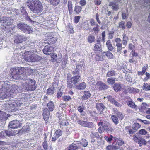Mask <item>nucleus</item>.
Wrapping results in <instances>:
<instances>
[{
    "label": "nucleus",
    "mask_w": 150,
    "mask_h": 150,
    "mask_svg": "<svg viewBox=\"0 0 150 150\" xmlns=\"http://www.w3.org/2000/svg\"><path fill=\"white\" fill-rule=\"evenodd\" d=\"M26 3L30 11L36 14L41 13L43 10L42 4L39 0H28Z\"/></svg>",
    "instance_id": "1"
},
{
    "label": "nucleus",
    "mask_w": 150,
    "mask_h": 150,
    "mask_svg": "<svg viewBox=\"0 0 150 150\" xmlns=\"http://www.w3.org/2000/svg\"><path fill=\"white\" fill-rule=\"evenodd\" d=\"M23 57L25 60L30 62H37L42 59L39 55L30 51L25 52L23 54Z\"/></svg>",
    "instance_id": "2"
},
{
    "label": "nucleus",
    "mask_w": 150,
    "mask_h": 150,
    "mask_svg": "<svg viewBox=\"0 0 150 150\" xmlns=\"http://www.w3.org/2000/svg\"><path fill=\"white\" fill-rule=\"evenodd\" d=\"M22 86L23 89L28 91H32L35 90L36 87V82L35 80L26 79L23 80Z\"/></svg>",
    "instance_id": "3"
},
{
    "label": "nucleus",
    "mask_w": 150,
    "mask_h": 150,
    "mask_svg": "<svg viewBox=\"0 0 150 150\" xmlns=\"http://www.w3.org/2000/svg\"><path fill=\"white\" fill-rule=\"evenodd\" d=\"M25 69L24 67H21L20 69L14 68L10 74L11 76L15 79H21V75L25 72Z\"/></svg>",
    "instance_id": "4"
},
{
    "label": "nucleus",
    "mask_w": 150,
    "mask_h": 150,
    "mask_svg": "<svg viewBox=\"0 0 150 150\" xmlns=\"http://www.w3.org/2000/svg\"><path fill=\"white\" fill-rule=\"evenodd\" d=\"M8 84L4 83L2 88L0 89V98L4 99L7 98L10 96V94L6 88L8 87Z\"/></svg>",
    "instance_id": "5"
},
{
    "label": "nucleus",
    "mask_w": 150,
    "mask_h": 150,
    "mask_svg": "<svg viewBox=\"0 0 150 150\" xmlns=\"http://www.w3.org/2000/svg\"><path fill=\"white\" fill-rule=\"evenodd\" d=\"M81 76L79 75L73 76L69 79H67V88L71 89L74 85L77 84Z\"/></svg>",
    "instance_id": "6"
},
{
    "label": "nucleus",
    "mask_w": 150,
    "mask_h": 150,
    "mask_svg": "<svg viewBox=\"0 0 150 150\" xmlns=\"http://www.w3.org/2000/svg\"><path fill=\"white\" fill-rule=\"evenodd\" d=\"M18 27L25 33L29 34L33 32V29L30 26L23 23H20L17 25Z\"/></svg>",
    "instance_id": "7"
},
{
    "label": "nucleus",
    "mask_w": 150,
    "mask_h": 150,
    "mask_svg": "<svg viewBox=\"0 0 150 150\" xmlns=\"http://www.w3.org/2000/svg\"><path fill=\"white\" fill-rule=\"evenodd\" d=\"M9 105L11 110L18 109V108L21 106L23 104L20 100H10L8 103Z\"/></svg>",
    "instance_id": "8"
},
{
    "label": "nucleus",
    "mask_w": 150,
    "mask_h": 150,
    "mask_svg": "<svg viewBox=\"0 0 150 150\" xmlns=\"http://www.w3.org/2000/svg\"><path fill=\"white\" fill-rule=\"evenodd\" d=\"M52 33H48L45 34L44 39L45 41H47V43L50 45V44H53L55 43L57 40L56 38L53 37Z\"/></svg>",
    "instance_id": "9"
},
{
    "label": "nucleus",
    "mask_w": 150,
    "mask_h": 150,
    "mask_svg": "<svg viewBox=\"0 0 150 150\" xmlns=\"http://www.w3.org/2000/svg\"><path fill=\"white\" fill-rule=\"evenodd\" d=\"M89 21L90 25L88 23L85 22L83 23L82 27L84 30L91 32L94 30V20L91 19Z\"/></svg>",
    "instance_id": "10"
},
{
    "label": "nucleus",
    "mask_w": 150,
    "mask_h": 150,
    "mask_svg": "<svg viewBox=\"0 0 150 150\" xmlns=\"http://www.w3.org/2000/svg\"><path fill=\"white\" fill-rule=\"evenodd\" d=\"M14 42L16 44L22 43L27 40V38L22 34L16 35L14 36Z\"/></svg>",
    "instance_id": "11"
},
{
    "label": "nucleus",
    "mask_w": 150,
    "mask_h": 150,
    "mask_svg": "<svg viewBox=\"0 0 150 150\" xmlns=\"http://www.w3.org/2000/svg\"><path fill=\"white\" fill-rule=\"evenodd\" d=\"M8 86L9 87L6 88L10 94V97H13L15 94H16L18 87L15 84L12 85L11 86L10 85L8 84Z\"/></svg>",
    "instance_id": "12"
},
{
    "label": "nucleus",
    "mask_w": 150,
    "mask_h": 150,
    "mask_svg": "<svg viewBox=\"0 0 150 150\" xmlns=\"http://www.w3.org/2000/svg\"><path fill=\"white\" fill-rule=\"evenodd\" d=\"M0 21L1 23L7 26L11 25L13 24V20L10 17H5L2 18Z\"/></svg>",
    "instance_id": "13"
},
{
    "label": "nucleus",
    "mask_w": 150,
    "mask_h": 150,
    "mask_svg": "<svg viewBox=\"0 0 150 150\" xmlns=\"http://www.w3.org/2000/svg\"><path fill=\"white\" fill-rule=\"evenodd\" d=\"M102 130L107 132L108 133H110L114 130L112 127L111 125L109 122H106L104 123L102 128Z\"/></svg>",
    "instance_id": "14"
},
{
    "label": "nucleus",
    "mask_w": 150,
    "mask_h": 150,
    "mask_svg": "<svg viewBox=\"0 0 150 150\" xmlns=\"http://www.w3.org/2000/svg\"><path fill=\"white\" fill-rule=\"evenodd\" d=\"M22 124L20 121L14 120L11 121L9 123V127L13 129H17L21 126Z\"/></svg>",
    "instance_id": "15"
},
{
    "label": "nucleus",
    "mask_w": 150,
    "mask_h": 150,
    "mask_svg": "<svg viewBox=\"0 0 150 150\" xmlns=\"http://www.w3.org/2000/svg\"><path fill=\"white\" fill-rule=\"evenodd\" d=\"M54 48L50 45H47L45 46L42 50L43 53L47 55H49L52 54L51 52L54 51Z\"/></svg>",
    "instance_id": "16"
},
{
    "label": "nucleus",
    "mask_w": 150,
    "mask_h": 150,
    "mask_svg": "<svg viewBox=\"0 0 150 150\" xmlns=\"http://www.w3.org/2000/svg\"><path fill=\"white\" fill-rule=\"evenodd\" d=\"M101 38H98L96 41V44L94 46V51H96L97 53L100 54V53L102 51V46L100 44V40Z\"/></svg>",
    "instance_id": "17"
},
{
    "label": "nucleus",
    "mask_w": 150,
    "mask_h": 150,
    "mask_svg": "<svg viewBox=\"0 0 150 150\" xmlns=\"http://www.w3.org/2000/svg\"><path fill=\"white\" fill-rule=\"evenodd\" d=\"M95 86L96 87L98 86V88L100 90H105L108 88V85L100 81H98Z\"/></svg>",
    "instance_id": "18"
},
{
    "label": "nucleus",
    "mask_w": 150,
    "mask_h": 150,
    "mask_svg": "<svg viewBox=\"0 0 150 150\" xmlns=\"http://www.w3.org/2000/svg\"><path fill=\"white\" fill-rule=\"evenodd\" d=\"M77 122L78 124L83 127L91 128L93 126V123L92 122L79 120L77 121Z\"/></svg>",
    "instance_id": "19"
},
{
    "label": "nucleus",
    "mask_w": 150,
    "mask_h": 150,
    "mask_svg": "<svg viewBox=\"0 0 150 150\" xmlns=\"http://www.w3.org/2000/svg\"><path fill=\"white\" fill-rule=\"evenodd\" d=\"M50 112L47 108H45L43 110V118L46 121L48 120L50 115Z\"/></svg>",
    "instance_id": "20"
},
{
    "label": "nucleus",
    "mask_w": 150,
    "mask_h": 150,
    "mask_svg": "<svg viewBox=\"0 0 150 150\" xmlns=\"http://www.w3.org/2000/svg\"><path fill=\"white\" fill-rule=\"evenodd\" d=\"M124 143V141L122 139H118L117 138L113 143L112 145L115 146H117L118 148H119L120 147L122 146Z\"/></svg>",
    "instance_id": "21"
},
{
    "label": "nucleus",
    "mask_w": 150,
    "mask_h": 150,
    "mask_svg": "<svg viewBox=\"0 0 150 150\" xmlns=\"http://www.w3.org/2000/svg\"><path fill=\"white\" fill-rule=\"evenodd\" d=\"M79 144L74 142L69 146L67 150H77L79 149L78 146Z\"/></svg>",
    "instance_id": "22"
},
{
    "label": "nucleus",
    "mask_w": 150,
    "mask_h": 150,
    "mask_svg": "<svg viewBox=\"0 0 150 150\" xmlns=\"http://www.w3.org/2000/svg\"><path fill=\"white\" fill-rule=\"evenodd\" d=\"M76 142V143L79 144L78 146L79 149L81 148L82 147H85L87 146L88 144L86 140L84 139H82L81 142Z\"/></svg>",
    "instance_id": "23"
},
{
    "label": "nucleus",
    "mask_w": 150,
    "mask_h": 150,
    "mask_svg": "<svg viewBox=\"0 0 150 150\" xmlns=\"http://www.w3.org/2000/svg\"><path fill=\"white\" fill-rule=\"evenodd\" d=\"M47 106L48 110L50 112L53 111L55 109V105L52 101H49L47 104Z\"/></svg>",
    "instance_id": "24"
},
{
    "label": "nucleus",
    "mask_w": 150,
    "mask_h": 150,
    "mask_svg": "<svg viewBox=\"0 0 150 150\" xmlns=\"http://www.w3.org/2000/svg\"><path fill=\"white\" fill-rule=\"evenodd\" d=\"M91 94L88 91H86L84 92V95L81 97L82 100H86L89 98L91 96Z\"/></svg>",
    "instance_id": "25"
},
{
    "label": "nucleus",
    "mask_w": 150,
    "mask_h": 150,
    "mask_svg": "<svg viewBox=\"0 0 150 150\" xmlns=\"http://www.w3.org/2000/svg\"><path fill=\"white\" fill-rule=\"evenodd\" d=\"M113 87L114 90L115 92L120 91L122 89V86L120 83L114 84Z\"/></svg>",
    "instance_id": "26"
},
{
    "label": "nucleus",
    "mask_w": 150,
    "mask_h": 150,
    "mask_svg": "<svg viewBox=\"0 0 150 150\" xmlns=\"http://www.w3.org/2000/svg\"><path fill=\"white\" fill-rule=\"evenodd\" d=\"M96 108L100 112H102L105 108V106L102 103H96Z\"/></svg>",
    "instance_id": "27"
},
{
    "label": "nucleus",
    "mask_w": 150,
    "mask_h": 150,
    "mask_svg": "<svg viewBox=\"0 0 150 150\" xmlns=\"http://www.w3.org/2000/svg\"><path fill=\"white\" fill-rule=\"evenodd\" d=\"M66 28L69 34H73L74 33L73 27L71 25L70 23L68 25L67 27Z\"/></svg>",
    "instance_id": "28"
},
{
    "label": "nucleus",
    "mask_w": 150,
    "mask_h": 150,
    "mask_svg": "<svg viewBox=\"0 0 150 150\" xmlns=\"http://www.w3.org/2000/svg\"><path fill=\"white\" fill-rule=\"evenodd\" d=\"M86 83L84 82H83L76 86V88L78 89L83 90L86 88Z\"/></svg>",
    "instance_id": "29"
},
{
    "label": "nucleus",
    "mask_w": 150,
    "mask_h": 150,
    "mask_svg": "<svg viewBox=\"0 0 150 150\" xmlns=\"http://www.w3.org/2000/svg\"><path fill=\"white\" fill-rule=\"evenodd\" d=\"M126 102L127 103V105L130 107L133 108L135 109L136 110H137L138 108L137 106L135 104L134 102L131 101H128Z\"/></svg>",
    "instance_id": "30"
},
{
    "label": "nucleus",
    "mask_w": 150,
    "mask_h": 150,
    "mask_svg": "<svg viewBox=\"0 0 150 150\" xmlns=\"http://www.w3.org/2000/svg\"><path fill=\"white\" fill-rule=\"evenodd\" d=\"M138 143L140 146H141L143 144L146 145V142L144 139L141 137H139V140L138 141Z\"/></svg>",
    "instance_id": "31"
},
{
    "label": "nucleus",
    "mask_w": 150,
    "mask_h": 150,
    "mask_svg": "<svg viewBox=\"0 0 150 150\" xmlns=\"http://www.w3.org/2000/svg\"><path fill=\"white\" fill-rule=\"evenodd\" d=\"M68 7L69 13L70 15H71L73 13L72 4L71 1H68Z\"/></svg>",
    "instance_id": "32"
},
{
    "label": "nucleus",
    "mask_w": 150,
    "mask_h": 150,
    "mask_svg": "<svg viewBox=\"0 0 150 150\" xmlns=\"http://www.w3.org/2000/svg\"><path fill=\"white\" fill-rule=\"evenodd\" d=\"M49 1L51 5L56 6L59 4L60 0H49Z\"/></svg>",
    "instance_id": "33"
},
{
    "label": "nucleus",
    "mask_w": 150,
    "mask_h": 150,
    "mask_svg": "<svg viewBox=\"0 0 150 150\" xmlns=\"http://www.w3.org/2000/svg\"><path fill=\"white\" fill-rule=\"evenodd\" d=\"M106 45L108 49L112 51L113 49V47L112 46V44L110 40H108L107 41Z\"/></svg>",
    "instance_id": "34"
},
{
    "label": "nucleus",
    "mask_w": 150,
    "mask_h": 150,
    "mask_svg": "<svg viewBox=\"0 0 150 150\" xmlns=\"http://www.w3.org/2000/svg\"><path fill=\"white\" fill-rule=\"evenodd\" d=\"M119 149L118 148L117 146H115L112 145H108L106 148V150H117Z\"/></svg>",
    "instance_id": "35"
},
{
    "label": "nucleus",
    "mask_w": 150,
    "mask_h": 150,
    "mask_svg": "<svg viewBox=\"0 0 150 150\" xmlns=\"http://www.w3.org/2000/svg\"><path fill=\"white\" fill-rule=\"evenodd\" d=\"M82 9V7L79 6H75L74 11L77 14H78L81 11Z\"/></svg>",
    "instance_id": "36"
},
{
    "label": "nucleus",
    "mask_w": 150,
    "mask_h": 150,
    "mask_svg": "<svg viewBox=\"0 0 150 150\" xmlns=\"http://www.w3.org/2000/svg\"><path fill=\"white\" fill-rule=\"evenodd\" d=\"M62 99L63 101L68 102L71 99V97L69 95H64L62 97Z\"/></svg>",
    "instance_id": "37"
},
{
    "label": "nucleus",
    "mask_w": 150,
    "mask_h": 150,
    "mask_svg": "<svg viewBox=\"0 0 150 150\" xmlns=\"http://www.w3.org/2000/svg\"><path fill=\"white\" fill-rule=\"evenodd\" d=\"M55 90L54 87H52L51 88H49L47 90V93L48 95H52L54 93Z\"/></svg>",
    "instance_id": "38"
},
{
    "label": "nucleus",
    "mask_w": 150,
    "mask_h": 150,
    "mask_svg": "<svg viewBox=\"0 0 150 150\" xmlns=\"http://www.w3.org/2000/svg\"><path fill=\"white\" fill-rule=\"evenodd\" d=\"M111 118L113 122L115 124L117 125L119 123L118 119L116 116L115 115H112Z\"/></svg>",
    "instance_id": "39"
},
{
    "label": "nucleus",
    "mask_w": 150,
    "mask_h": 150,
    "mask_svg": "<svg viewBox=\"0 0 150 150\" xmlns=\"http://www.w3.org/2000/svg\"><path fill=\"white\" fill-rule=\"evenodd\" d=\"M141 125L137 123H135L133 125L132 129L136 131L140 127Z\"/></svg>",
    "instance_id": "40"
},
{
    "label": "nucleus",
    "mask_w": 150,
    "mask_h": 150,
    "mask_svg": "<svg viewBox=\"0 0 150 150\" xmlns=\"http://www.w3.org/2000/svg\"><path fill=\"white\" fill-rule=\"evenodd\" d=\"M50 55H51V60L52 62H54L56 61L57 57V54L55 53H52V54Z\"/></svg>",
    "instance_id": "41"
},
{
    "label": "nucleus",
    "mask_w": 150,
    "mask_h": 150,
    "mask_svg": "<svg viewBox=\"0 0 150 150\" xmlns=\"http://www.w3.org/2000/svg\"><path fill=\"white\" fill-rule=\"evenodd\" d=\"M115 78H108L107 79V82L109 84H112L115 82Z\"/></svg>",
    "instance_id": "42"
},
{
    "label": "nucleus",
    "mask_w": 150,
    "mask_h": 150,
    "mask_svg": "<svg viewBox=\"0 0 150 150\" xmlns=\"http://www.w3.org/2000/svg\"><path fill=\"white\" fill-rule=\"evenodd\" d=\"M104 53L105 54V55L109 59H111L112 58L113 55L109 51L104 52Z\"/></svg>",
    "instance_id": "43"
},
{
    "label": "nucleus",
    "mask_w": 150,
    "mask_h": 150,
    "mask_svg": "<svg viewBox=\"0 0 150 150\" xmlns=\"http://www.w3.org/2000/svg\"><path fill=\"white\" fill-rule=\"evenodd\" d=\"M115 71L113 70L109 71L107 73L106 76L107 77L112 76L115 75Z\"/></svg>",
    "instance_id": "44"
},
{
    "label": "nucleus",
    "mask_w": 150,
    "mask_h": 150,
    "mask_svg": "<svg viewBox=\"0 0 150 150\" xmlns=\"http://www.w3.org/2000/svg\"><path fill=\"white\" fill-rule=\"evenodd\" d=\"M62 131L60 129H58L55 132L54 134L59 138L60 136L62 135Z\"/></svg>",
    "instance_id": "45"
},
{
    "label": "nucleus",
    "mask_w": 150,
    "mask_h": 150,
    "mask_svg": "<svg viewBox=\"0 0 150 150\" xmlns=\"http://www.w3.org/2000/svg\"><path fill=\"white\" fill-rule=\"evenodd\" d=\"M125 22L123 21L120 22L119 23V27L122 28L123 30L125 29Z\"/></svg>",
    "instance_id": "46"
},
{
    "label": "nucleus",
    "mask_w": 150,
    "mask_h": 150,
    "mask_svg": "<svg viewBox=\"0 0 150 150\" xmlns=\"http://www.w3.org/2000/svg\"><path fill=\"white\" fill-rule=\"evenodd\" d=\"M79 66V65H77L76 66V68L75 69V70L73 71H72V73L74 75H75L76 74L78 75L79 74V69L78 68V67Z\"/></svg>",
    "instance_id": "47"
},
{
    "label": "nucleus",
    "mask_w": 150,
    "mask_h": 150,
    "mask_svg": "<svg viewBox=\"0 0 150 150\" xmlns=\"http://www.w3.org/2000/svg\"><path fill=\"white\" fill-rule=\"evenodd\" d=\"M6 114L5 112L0 111V120H4L5 118Z\"/></svg>",
    "instance_id": "48"
},
{
    "label": "nucleus",
    "mask_w": 150,
    "mask_h": 150,
    "mask_svg": "<svg viewBox=\"0 0 150 150\" xmlns=\"http://www.w3.org/2000/svg\"><path fill=\"white\" fill-rule=\"evenodd\" d=\"M113 137L112 135H110L109 137L105 136L104 137L105 139L107 142H111L112 139Z\"/></svg>",
    "instance_id": "49"
},
{
    "label": "nucleus",
    "mask_w": 150,
    "mask_h": 150,
    "mask_svg": "<svg viewBox=\"0 0 150 150\" xmlns=\"http://www.w3.org/2000/svg\"><path fill=\"white\" fill-rule=\"evenodd\" d=\"M144 90H150V86L147 83H144L143 87Z\"/></svg>",
    "instance_id": "50"
},
{
    "label": "nucleus",
    "mask_w": 150,
    "mask_h": 150,
    "mask_svg": "<svg viewBox=\"0 0 150 150\" xmlns=\"http://www.w3.org/2000/svg\"><path fill=\"white\" fill-rule=\"evenodd\" d=\"M111 102L116 106L120 107L121 106V105L118 102L115 100L114 99H112L111 100Z\"/></svg>",
    "instance_id": "51"
},
{
    "label": "nucleus",
    "mask_w": 150,
    "mask_h": 150,
    "mask_svg": "<svg viewBox=\"0 0 150 150\" xmlns=\"http://www.w3.org/2000/svg\"><path fill=\"white\" fill-rule=\"evenodd\" d=\"M42 146L44 150H47L48 149V144L47 141L44 142L42 144Z\"/></svg>",
    "instance_id": "52"
},
{
    "label": "nucleus",
    "mask_w": 150,
    "mask_h": 150,
    "mask_svg": "<svg viewBox=\"0 0 150 150\" xmlns=\"http://www.w3.org/2000/svg\"><path fill=\"white\" fill-rule=\"evenodd\" d=\"M137 120H138L141 121L144 124H145L147 125L150 124V122L146 120H142L139 118H137Z\"/></svg>",
    "instance_id": "53"
},
{
    "label": "nucleus",
    "mask_w": 150,
    "mask_h": 150,
    "mask_svg": "<svg viewBox=\"0 0 150 150\" xmlns=\"http://www.w3.org/2000/svg\"><path fill=\"white\" fill-rule=\"evenodd\" d=\"M85 107L83 105H81L79 106L78 108V111L80 112V113H82Z\"/></svg>",
    "instance_id": "54"
},
{
    "label": "nucleus",
    "mask_w": 150,
    "mask_h": 150,
    "mask_svg": "<svg viewBox=\"0 0 150 150\" xmlns=\"http://www.w3.org/2000/svg\"><path fill=\"white\" fill-rule=\"evenodd\" d=\"M95 54H96V56L95 57L96 60L97 61H99L101 59V57L100 56V54L98 53H98H97L96 52H94V55Z\"/></svg>",
    "instance_id": "55"
},
{
    "label": "nucleus",
    "mask_w": 150,
    "mask_h": 150,
    "mask_svg": "<svg viewBox=\"0 0 150 150\" xmlns=\"http://www.w3.org/2000/svg\"><path fill=\"white\" fill-rule=\"evenodd\" d=\"M59 124L62 126H64L66 125V122L65 120L60 119L59 122Z\"/></svg>",
    "instance_id": "56"
},
{
    "label": "nucleus",
    "mask_w": 150,
    "mask_h": 150,
    "mask_svg": "<svg viewBox=\"0 0 150 150\" xmlns=\"http://www.w3.org/2000/svg\"><path fill=\"white\" fill-rule=\"evenodd\" d=\"M81 16H77L74 17V22L75 23H77L79 21Z\"/></svg>",
    "instance_id": "57"
},
{
    "label": "nucleus",
    "mask_w": 150,
    "mask_h": 150,
    "mask_svg": "<svg viewBox=\"0 0 150 150\" xmlns=\"http://www.w3.org/2000/svg\"><path fill=\"white\" fill-rule=\"evenodd\" d=\"M117 117L119 118L120 119L122 120L124 118V116L123 114L121 112H118L117 113Z\"/></svg>",
    "instance_id": "58"
},
{
    "label": "nucleus",
    "mask_w": 150,
    "mask_h": 150,
    "mask_svg": "<svg viewBox=\"0 0 150 150\" xmlns=\"http://www.w3.org/2000/svg\"><path fill=\"white\" fill-rule=\"evenodd\" d=\"M5 134L6 136H12L13 135V134L12 132L8 130H5Z\"/></svg>",
    "instance_id": "59"
},
{
    "label": "nucleus",
    "mask_w": 150,
    "mask_h": 150,
    "mask_svg": "<svg viewBox=\"0 0 150 150\" xmlns=\"http://www.w3.org/2000/svg\"><path fill=\"white\" fill-rule=\"evenodd\" d=\"M147 105V104L146 103H142V106L141 108H139V109L142 111L145 109L146 108V106Z\"/></svg>",
    "instance_id": "60"
},
{
    "label": "nucleus",
    "mask_w": 150,
    "mask_h": 150,
    "mask_svg": "<svg viewBox=\"0 0 150 150\" xmlns=\"http://www.w3.org/2000/svg\"><path fill=\"white\" fill-rule=\"evenodd\" d=\"M139 133L141 134L144 135L147 133V132L144 129H142L139 131Z\"/></svg>",
    "instance_id": "61"
},
{
    "label": "nucleus",
    "mask_w": 150,
    "mask_h": 150,
    "mask_svg": "<svg viewBox=\"0 0 150 150\" xmlns=\"http://www.w3.org/2000/svg\"><path fill=\"white\" fill-rule=\"evenodd\" d=\"M118 4L116 3V5H114L113 6H112V10H115V11H117L119 9V7L118 6Z\"/></svg>",
    "instance_id": "62"
},
{
    "label": "nucleus",
    "mask_w": 150,
    "mask_h": 150,
    "mask_svg": "<svg viewBox=\"0 0 150 150\" xmlns=\"http://www.w3.org/2000/svg\"><path fill=\"white\" fill-rule=\"evenodd\" d=\"M79 3L82 6H84L86 4V2L85 0H80Z\"/></svg>",
    "instance_id": "63"
},
{
    "label": "nucleus",
    "mask_w": 150,
    "mask_h": 150,
    "mask_svg": "<svg viewBox=\"0 0 150 150\" xmlns=\"http://www.w3.org/2000/svg\"><path fill=\"white\" fill-rule=\"evenodd\" d=\"M94 38L93 36H89L88 38V42L90 43H91L93 42L94 40Z\"/></svg>",
    "instance_id": "64"
}]
</instances>
